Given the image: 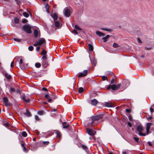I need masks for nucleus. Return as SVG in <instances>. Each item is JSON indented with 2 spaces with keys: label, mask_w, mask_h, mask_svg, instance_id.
Listing matches in <instances>:
<instances>
[{
  "label": "nucleus",
  "mask_w": 154,
  "mask_h": 154,
  "mask_svg": "<svg viewBox=\"0 0 154 154\" xmlns=\"http://www.w3.org/2000/svg\"><path fill=\"white\" fill-rule=\"evenodd\" d=\"M35 119V120L36 121H39L40 120V119L37 115H35L34 116Z\"/></svg>",
  "instance_id": "nucleus-29"
},
{
  "label": "nucleus",
  "mask_w": 154,
  "mask_h": 154,
  "mask_svg": "<svg viewBox=\"0 0 154 154\" xmlns=\"http://www.w3.org/2000/svg\"><path fill=\"white\" fill-rule=\"evenodd\" d=\"M96 34L98 36H105V34L104 33L100 32L99 31H97L96 32Z\"/></svg>",
  "instance_id": "nucleus-16"
},
{
  "label": "nucleus",
  "mask_w": 154,
  "mask_h": 154,
  "mask_svg": "<svg viewBox=\"0 0 154 154\" xmlns=\"http://www.w3.org/2000/svg\"><path fill=\"white\" fill-rule=\"evenodd\" d=\"M84 89L82 87H80L79 89V93H81L83 92Z\"/></svg>",
  "instance_id": "nucleus-36"
},
{
  "label": "nucleus",
  "mask_w": 154,
  "mask_h": 154,
  "mask_svg": "<svg viewBox=\"0 0 154 154\" xmlns=\"http://www.w3.org/2000/svg\"><path fill=\"white\" fill-rule=\"evenodd\" d=\"M5 75L8 79H10L11 78V76L7 73H5Z\"/></svg>",
  "instance_id": "nucleus-24"
},
{
  "label": "nucleus",
  "mask_w": 154,
  "mask_h": 154,
  "mask_svg": "<svg viewBox=\"0 0 154 154\" xmlns=\"http://www.w3.org/2000/svg\"><path fill=\"white\" fill-rule=\"evenodd\" d=\"M40 47L39 46H38L36 48V50L37 51H39L40 49Z\"/></svg>",
  "instance_id": "nucleus-59"
},
{
  "label": "nucleus",
  "mask_w": 154,
  "mask_h": 154,
  "mask_svg": "<svg viewBox=\"0 0 154 154\" xmlns=\"http://www.w3.org/2000/svg\"><path fill=\"white\" fill-rule=\"evenodd\" d=\"M3 101L6 106H10V104L8 103V99L6 97H4L3 98Z\"/></svg>",
  "instance_id": "nucleus-12"
},
{
  "label": "nucleus",
  "mask_w": 154,
  "mask_h": 154,
  "mask_svg": "<svg viewBox=\"0 0 154 154\" xmlns=\"http://www.w3.org/2000/svg\"><path fill=\"white\" fill-rule=\"evenodd\" d=\"M22 29L27 33L29 34L32 32L31 27L29 25H26L24 26L23 27Z\"/></svg>",
  "instance_id": "nucleus-3"
},
{
  "label": "nucleus",
  "mask_w": 154,
  "mask_h": 154,
  "mask_svg": "<svg viewBox=\"0 0 154 154\" xmlns=\"http://www.w3.org/2000/svg\"><path fill=\"white\" fill-rule=\"evenodd\" d=\"M152 124L151 123H148L146 124V130L147 134H148L149 133V131L150 128Z\"/></svg>",
  "instance_id": "nucleus-13"
},
{
  "label": "nucleus",
  "mask_w": 154,
  "mask_h": 154,
  "mask_svg": "<svg viewBox=\"0 0 154 154\" xmlns=\"http://www.w3.org/2000/svg\"><path fill=\"white\" fill-rule=\"evenodd\" d=\"M152 116H149L148 118V119H152Z\"/></svg>",
  "instance_id": "nucleus-63"
},
{
  "label": "nucleus",
  "mask_w": 154,
  "mask_h": 154,
  "mask_svg": "<svg viewBox=\"0 0 154 154\" xmlns=\"http://www.w3.org/2000/svg\"><path fill=\"white\" fill-rule=\"evenodd\" d=\"M88 46L89 50L90 51H93L94 48L92 45L90 44H89L88 45Z\"/></svg>",
  "instance_id": "nucleus-26"
},
{
  "label": "nucleus",
  "mask_w": 154,
  "mask_h": 154,
  "mask_svg": "<svg viewBox=\"0 0 154 154\" xmlns=\"http://www.w3.org/2000/svg\"><path fill=\"white\" fill-rule=\"evenodd\" d=\"M105 106L106 107H112V105L111 103L106 102L105 104Z\"/></svg>",
  "instance_id": "nucleus-17"
},
{
  "label": "nucleus",
  "mask_w": 154,
  "mask_h": 154,
  "mask_svg": "<svg viewBox=\"0 0 154 154\" xmlns=\"http://www.w3.org/2000/svg\"><path fill=\"white\" fill-rule=\"evenodd\" d=\"M15 91L14 88H11L9 90V92L11 93H12Z\"/></svg>",
  "instance_id": "nucleus-31"
},
{
  "label": "nucleus",
  "mask_w": 154,
  "mask_h": 154,
  "mask_svg": "<svg viewBox=\"0 0 154 154\" xmlns=\"http://www.w3.org/2000/svg\"><path fill=\"white\" fill-rule=\"evenodd\" d=\"M42 143L44 145H48L49 143V142L48 141H43Z\"/></svg>",
  "instance_id": "nucleus-41"
},
{
  "label": "nucleus",
  "mask_w": 154,
  "mask_h": 154,
  "mask_svg": "<svg viewBox=\"0 0 154 154\" xmlns=\"http://www.w3.org/2000/svg\"><path fill=\"white\" fill-rule=\"evenodd\" d=\"M39 34V32L37 30L35 29L34 31V34L35 36L37 38Z\"/></svg>",
  "instance_id": "nucleus-22"
},
{
  "label": "nucleus",
  "mask_w": 154,
  "mask_h": 154,
  "mask_svg": "<svg viewBox=\"0 0 154 154\" xmlns=\"http://www.w3.org/2000/svg\"><path fill=\"white\" fill-rule=\"evenodd\" d=\"M128 126L130 127H132V125H131V124L130 123V122H128Z\"/></svg>",
  "instance_id": "nucleus-56"
},
{
  "label": "nucleus",
  "mask_w": 154,
  "mask_h": 154,
  "mask_svg": "<svg viewBox=\"0 0 154 154\" xmlns=\"http://www.w3.org/2000/svg\"><path fill=\"white\" fill-rule=\"evenodd\" d=\"M23 151L25 152H27V151L26 150V148L25 147V146H23Z\"/></svg>",
  "instance_id": "nucleus-52"
},
{
  "label": "nucleus",
  "mask_w": 154,
  "mask_h": 154,
  "mask_svg": "<svg viewBox=\"0 0 154 154\" xmlns=\"http://www.w3.org/2000/svg\"><path fill=\"white\" fill-rule=\"evenodd\" d=\"M102 115H97L91 117V122L85 121L84 122L85 125L87 127H90L96 125L98 123V121L102 118Z\"/></svg>",
  "instance_id": "nucleus-1"
},
{
  "label": "nucleus",
  "mask_w": 154,
  "mask_h": 154,
  "mask_svg": "<svg viewBox=\"0 0 154 154\" xmlns=\"http://www.w3.org/2000/svg\"><path fill=\"white\" fill-rule=\"evenodd\" d=\"M113 46L114 48H116L119 47V45L118 44L114 43L113 45Z\"/></svg>",
  "instance_id": "nucleus-39"
},
{
  "label": "nucleus",
  "mask_w": 154,
  "mask_h": 154,
  "mask_svg": "<svg viewBox=\"0 0 154 154\" xmlns=\"http://www.w3.org/2000/svg\"><path fill=\"white\" fill-rule=\"evenodd\" d=\"M148 144H149V145L150 146H152V144H151V143H150V142H148Z\"/></svg>",
  "instance_id": "nucleus-64"
},
{
  "label": "nucleus",
  "mask_w": 154,
  "mask_h": 154,
  "mask_svg": "<svg viewBox=\"0 0 154 154\" xmlns=\"http://www.w3.org/2000/svg\"><path fill=\"white\" fill-rule=\"evenodd\" d=\"M120 84H118L117 85L115 84L110 85L107 86V88L108 90L111 88L113 91H116L120 87Z\"/></svg>",
  "instance_id": "nucleus-2"
},
{
  "label": "nucleus",
  "mask_w": 154,
  "mask_h": 154,
  "mask_svg": "<svg viewBox=\"0 0 154 154\" xmlns=\"http://www.w3.org/2000/svg\"><path fill=\"white\" fill-rule=\"evenodd\" d=\"M14 41L18 42H20L21 41V39H20L17 38H14Z\"/></svg>",
  "instance_id": "nucleus-44"
},
{
  "label": "nucleus",
  "mask_w": 154,
  "mask_h": 154,
  "mask_svg": "<svg viewBox=\"0 0 154 154\" xmlns=\"http://www.w3.org/2000/svg\"><path fill=\"white\" fill-rule=\"evenodd\" d=\"M21 97L23 100L25 102L28 103L29 102L30 99L28 97L26 96L25 94H23Z\"/></svg>",
  "instance_id": "nucleus-7"
},
{
  "label": "nucleus",
  "mask_w": 154,
  "mask_h": 154,
  "mask_svg": "<svg viewBox=\"0 0 154 154\" xmlns=\"http://www.w3.org/2000/svg\"><path fill=\"white\" fill-rule=\"evenodd\" d=\"M126 111L128 113H130L131 112V110L130 109H126Z\"/></svg>",
  "instance_id": "nucleus-55"
},
{
  "label": "nucleus",
  "mask_w": 154,
  "mask_h": 154,
  "mask_svg": "<svg viewBox=\"0 0 154 154\" xmlns=\"http://www.w3.org/2000/svg\"><path fill=\"white\" fill-rule=\"evenodd\" d=\"M107 77L105 76H102V80L103 81L105 80H106L107 79Z\"/></svg>",
  "instance_id": "nucleus-48"
},
{
  "label": "nucleus",
  "mask_w": 154,
  "mask_h": 154,
  "mask_svg": "<svg viewBox=\"0 0 154 154\" xmlns=\"http://www.w3.org/2000/svg\"><path fill=\"white\" fill-rule=\"evenodd\" d=\"M33 48V47L32 46H30L29 47L28 49L30 51H32Z\"/></svg>",
  "instance_id": "nucleus-45"
},
{
  "label": "nucleus",
  "mask_w": 154,
  "mask_h": 154,
  "mask_svg": "<svg viewBox=\"0 0 154 154\" xmlns=\"http://www.w3.org/2000/svg\"><path fill=\"white\" fill-rule=\"evenodd\" d=\"M111 84H114L116 83V81L114 79H112L110 81Z\"/></svg>",
  "instance_id": "nucleus-32"
},
{
  "label": "nucleus",
  "mask_w": 154,
  "mask_h": 154,
  "mask_svg": "<svg viewBox=\"0 0 154 154\" xmlns=\"http://www.w3.org/2000/svg\"><path fill=\"white\" fill-rule=\"evenodd\" d=\"M23 16L26 17H28L29 16V14L26 12H23Z\"/></svg>",
  "instance_id": "nucleus-30"
},
{
  "label": "nucleus",
  "mask_w": 154,
  "mask_h": 154,
  "mask_svg": "<svg viewBox=\"0 0 154 154\" xmlns=\"http://www.w3.org/2000/svg\"><path fill=\"white\" fill-rule=\"evenodd\" d=\"M101 29L103 30L107 31H108L109 32H111L112 31V30L111 29H107V28H101Z\"/></svg>",
  "instance_id": "nucleus-34"
},
{
  "label": "nucleus",
  "mask_w": 154,
  "mask_h": 154,
  "mask_svg": "<svg viewBox=\"0 0 154 154\" xmlns=\"http://www.w3.org/2000/svg\"><path fill=\"white\" fill-rule=\"evenodd\" d=\"M134 139L135 141L138 143L139 142V138L138 137H134Z\"/></svg>",
  "instance_id": "nucleus-43"
},
{
  "label": "nucleus",
  "mask_w": 154,
  "mask_h": 154,
  "mask_svg": "<svg viewBox=\"0 0 154 154\" xmlns=\"http://www.w3.org/2000/svg\"><path fill=\"white\" fill-rule=\"evenodd\" d=\"M38 42V43L39 45H42L45 43V44L46 41L45 39L44 38H41L40 39Z\"/></svg>",
  "instance_id": "nucleus-8"
},
{
  "label": "nucleus",
  "mask_w": 154,
  "mask_h": 154,
  "mask_svg": "<svg viewBox=\"0 0 154 154\" xmlns=\"http://www.w3.org/2000/svg\"><path fill=\"white\" fill-rule=\"evenodd\" d=\"M90 60L91 61V62L93 64V66H94L97 63L96 61L94 58H93L92 59L90 58Z\"/></svg>",
  "instance_id": "nucleus-14"
},
{
  "label": "nucleus",
  "mask_w": 154,
  "mask_h": 154,
  "mask_svg": "<svg viewBox=\"0 0 154 154\" xmlns=\"http://www.w3.org/2000/svg\"><path fill=\"white\" fill-rule=\"evenodd\" d=\"M75 29H76L77 30H81V28L79 27V26L78 25H75Z\"/></svg>",
  "instance_id": "nucleus-38"
},
{
  "label": "nucleus",
  "mask_w": 154,
  "mask_h": 154,
  "mask_svg": "<svg viewBox=\"0 0 154 154\" xmlns=\"http://www.w3.org/2000/svg\"><path fill=\"white\" fill-rule=\"evenodd\" d=\"M138 134L142 136H145L146 134H147V133H142L141 132H139V133H138Z\"/></svg>",
  "instance_id": "nucleus-40"
},
{
  "label": "nucleus",
  "mask_w": 154,
  "mask_h": 154,
  "mask_svg": "<svg viewBox=\"0 0 154 154\" xmlns=\"http://www.w3.org/2000/svg\"><path fill=\"white\" fill-rule=\"evenodd\" d=\"M52 98H48V101L49 102H51L52 100Z\"/></svg>",
  "instance_id": "nucleus-57"
},
{
  "label": "nucleus",
  "mask_w": 154,
  "mask_h": 154,
  "mask_svg": "<svg viewBox=\"0 0 154 154\" xmlns=\"http://www.w3.org/2000/svg\"><path fill=\"white\" fill-rule=\"evenodd\" d=\"M14 63V62H13V61H12V62L11 63V68H12V67H13V66H14V65H13Z\"/></svg>",
  "instance_id": "nucleus-58"
},
{
  "label": "nucleus",
  "mask_w": 154,
  "mask_h": 154,
  "mask_svg": "<svg viewBox=\"0 0 154 154\" xmlns=\"http://www.w3.org/2000/svg\"><path fill=\"white\" fill-rule=\"evenodd\" d=\"M122 153L123 154H127V153L126 151H123Z\"/></svg>",
  "instance_id": "nucleus-62"
},
{
  "label": "nucleus",
  "mask_w": 154,
  "mask_h": 154,
  "mask_svg": "<svg viewBox=\"0 0 154 154\" xmlns=\"http://www.w3.org/2000/svg\"><path fill=\"white\" fill-rule=\"evenodd\" d=\"M51 116L52 117H55L56 116V115L54 113H52L51 115Z\"/></svg>",
  "instance_id": "nucleus-60"
},
{
  "label": "nucleus",
  "mask_w": 154,
  "mask_h": 154,
  "mask_svg": "<svg viewBox=\"0 0 154 154\" xmlns=\"http://www.w3.org/2000/svg\"><path fill=\"white\" fill-rule=\"evenodd\" d=\"M22 135L23 136L25 137H26L27 134L26 132L23 131L22 132Z\"/></svg>",
  "instance_id": "nucleus-37"
},
{
  "label": "nucleus",
  "mask_w": 154,
  "mask_h": 154,
  "mask_svg": "<svg viewBox=\"0 0 154 154\" xmlns=\"http://www.w3.org/2000/svg\"><path fill=\"white\" fill-rule=\"evenodd\" d=\"M87 131L88 134L91 136H94L96 133L95 131L92 130L89 128L87 129Z\"/></svg>",
  "instance_id": "nucleus-4"
},
{
  "label": "nucleus",
  "mask_w": 154,
  "mask_h": 154,
  "mask_svg": "<svg viewBox=\"0 0 154 154\" xmlns=\"http://www.w3.org/2000/svg\"><path fill=\"white\" fill-rule=\"evenodd\" d=\"M47 53L46 51L44 49H43V51L41 53L42 55H45Z\"/></svg>",
  "instance_id": "nucleus-42"
},
{
  "label": "nucleus",
  "mask_w": 154,
  "mask_h": 154,
  "mask_svg": "<svg viewBox=\"0 0 154 154\" xmlns=\"http://www.w3.org/2000/svg\"><path fill=\"white\" fill-rule=\"evenodd\" d=\"M72 33L74 34L75 35H77L78 34V32L77 31L75 30H74L73 31H72Z\"/></svg>",
  "instance_id": "nucleus-47"
},
{
  "label": "nucleus",
  "mask_w": 154,
  "mask_h": 154,
  "mask_svg": "<svg viewBox=\"0 0 154 154\" xmlns=\"http://www.w3.org/2000/svg\"><path fill=\"white\" fill-rule=\"evenodd\" d=\"M109 37L110 36L109 35H107L105 37L103 38L102 39L103 40V42H105L108 41Z\"/></svg>",
  "instance_id": "nucleus-15"
},
{
  "label": "nucleus",
  "mask_w": 154,
  "mask_h": 154,
  "mask_svg": "<svg viewBox=\"0 0 154 154\" xmlns=\"http://www.w3.org/2000/svg\"><path fill=\"white\" fill-rule=\"evenodd\" d=\"M35 66L37 68H39L41 66V64L38 63H36L35 64Z\"/></svg>",
  "instance_id": "nucleus-33"
},
{
  "label": "nucleus",
  "mask_w": 154,
  "mask_h": 154,
  "mask_svg": "<svg viewBox=\"0 0 154 154\" xmlns=\"http://www.w3.org/2000/svg\"><path fill=\"white\" fill-rule=\"evenodd\" d=\"M82 147L84 150H85L86 151H87L88 149L87 147L86 146L84 145H82Z\"/></svg>",
  "instance_id": "nucleus-27"
},
{
  "label": "nucleus",
  "mask_w": 154,
  "mask_h": 154,
  "mask_svg": "<svg viewBox=\"0 0 154 154\" xmlns=\"http://www.w3.org/2000/svg\"><path fill=\"white\" fill-rule=\"evenodd\" d=\"M88 74V70H84L83 72L79 73L78 77L79 78L85 76Z\"/></svg>",
  "instance_id": "nucleus-5"
},
{
  "label": "nucleus",
  "mask_w": 154,
  "mask_h": 154,
  "mask_svg": "<svg viewBox=\"0 0 154 154\" xmlns=\"http://www.w3.org/2000/svg\"><path fill=\"white\" fill-rule=\"evenodd\" d=\"M91 102L92 105H95L98 102L96 99H94L91 101Z\"/></svg>",
  "instance_id": "nucleus-20"
},
{
  "label": "nucleus",
  "mask_w": 154,
  "mask_h": 154,
  "mask_svg": "<svg viewBox=\"0 0 154 154\" xmlns=\"http://www.w3.org/2000/svg\"><path fill=\"white\" fill-rule=\"evenodd\" d=\"M63 128H67L69 127V125L67 124L66 122H63Z\"/></svg>",
  "instance_id": "nucleus-18"
},
{
  "label": "nucleus",
  "mask_w": 154,
  "mask_h": 154,
  "mask_svg": "<svg viewBox=\"0 0 154 154\" xmlns=\"http://www.w3.org/2000/svg\"><path fill=\"white\" fill-rule=\"evenodd\" d=\"M144 128L140 125H137V130L139 132L142 131L144 130Z\"/></svg>",
  "instance_id": "nucleus-11"
},
{
  "label": "nucleus",
  "mask_w": 154,
  "mask_h": 154,
  "mask_svg": "<svg viewBox=\"0 0 154 154\" xmlns=\"http://www.w3.org/2000/svg\"><path fill=\"white\" fill-rule=\"evenodd\" d=\"M54 24L55 26L56 27L57 29H59L61 28L62 25H60V22L57 21H54Z\"/></svg>",
  "instance_id": "nucleus-9"
},
{
  "label": "nucleus",
  "mask_w": 154,
  "mask_h": 154,
  "mask_svg": "<svg viewBox=\"0 0 154 154\" xmlns=\"http://www.w3.org/2000/svg\"><path fill=\"white\" fill-rule=\"evenodd\" d=\"M19 20L18 18L16 17L14 19V22L16 23H18L19 22Z\"/></svg>",
  "instance_id": "nucleus-35"
},
{
  "label": "nucleus",
  "mask_w": 154,
  "mask_h": 154,
  "mask_svg": "<svg viewBox=\"0 0 154 154\" xmlns=\"http://www.w3.org/2000/svg\"><path fill=\"white\" fill-rule=\"evenodd\" d=\"M42 63L44 66L46 67L48 65V62L46 60H43Z\"/></svg>",
  "instance_id": "nucleus-23"
},
{
  "label": "nucleus",
  "mask_w": 154,
  "mask_h": 154,
  "mask_svg": "<svg viewBox=\"0 0 154 154\" xmlns=\"http://www.w3.org/2000/svg\"><path fill=\"white\" fill-rule=\"evenodd\" d=\"M42 90L45 91H48L47 89L45 88H42Z\"/></svg>",
  "instance_id": "nucleus-61"
},
{
  "label": "nucleus",
  "mask_w": 154,
  "mask_h": 154,
  "mask_svg": "<svg viewBox=\"0 0 154 154\" xmlns=\"http://www.w3.org/2000/svg\"><path fill=\"white\" fill-rule=\"evenodd\" d=\"M38 41H37V42H35V43L34 44V45H33L34 46H37V45H39V44H38Z\"/></svg>",
  "instance_id": "nucleus-50"
},
{
  "label": "nucleus",
  "mask_w": 154,
  "mask_h": 154,
  "mask_svg": "<svg viewBox=\"0 0 154 154\" xmlns=\"http://www.w3.org/2000/svg\"><path fill=\"white\" fill-rule=\"evenodd\" d=\"M64 14L65 16L66 17H69L70 15V11L69 9L65 8L64 9Z\"/></svg>",
  "instance_id": "nucleus-6"
},
{
  "label": "nucleus",
  "mask_w": 154,
  "mask_h": 154,
  "mask_svg": "<svg viewBox=\"0 0 154 154\" xmlns=\"http://www.w3.org/2000/svg\"><path fill=\"white\" fill-rule=\"evenodd\" d=\"M37 113L40 115L42 116L44 114V112L42 110H39L38 111Z\"/></svg>",
  "instance_id": "nucleus-25"
},
{
  "label": "nucleus",
  "mask_w": 154,
  "mask_h": 154,
  "mask_svg": "<svg viewBox=\"0 0 154 154\" xmlns=\"http://www.w3.org/2000/svg\"><path fill=\"white\" fill-rule=\"evenodd\" d=\"M53 95H49L48 94H46L45 96V97L46 98H52Z\"/></svg>",
  "instance_id": "nucleus-28"
},
{
  "label": "nucleus",
  "mask_w": 154,
  "mask_h": 154,
  "mask_svg": "<svg viewBox=\"0 0 154 154\" xmlns=\"http://www.w3.org/2000/svg\"><path fill=\"white\" fill-rule=\"evenodd\" d=\"M27 21V20H26V19H23L22 22V23H26V22Z\"/></svg>",
  "instance_id": "nucleus-54"
},
{
  "label": "nucleus",
  "mask_w": 154,
  "mask_h": 154,
  "mask_svg": "<svg viewBox=\"0 0 154 154\" xmlns=\"http://www.w3.org/2000/svg\"><path fill=\"white\" fill-rule=\"evenodd\" d=\"M149 109L151 114H152L153 112H154V109H153L151 107Z\"/></svg>",
  "instance_id": "nucleus-46"
},
{
  "label": "nucleus",
  "mask_w": 154,
  "mask_h": 154,
  "mask_svg": "<svg viewBox=\"0 0 154 154\" xmlns=\"http://www.w3.org/2000/svg\"><path fill=\"white\" fill-rule=\"evenodd\" d=\"M22 63H23L22 59H20V63H19L20 66H21V65H22Z\"/></svg>",
  "instance_id": "nucleus-49"
},
{
  "label": "nucleus",
  "mask_w": 154,
  "mask_h": 154,
  "mask_svg": "<svg viewBox=\"0 0 154 154\" xmlns=\"http://www.w3.org/2000/svg\"><path fill=\"white\" fill-rule=\"evenodd\" d=\"M42 58H43L44 59V60H46L47 59V58L46 56L45 55L43 56V57H42Z\"/></svg>",
  "instance_id": "nucleus-51"
},
{
  "label": "nucleus",
  "mask_w": 154,
  "mask_h": 154,
  "mask_svg": "<svg viewBox=\"0 0 154 154\" xmlns=\"http://www.w3.org/2000/svg\"><path fill=\"white\" fill-rule=\"evenodd\" d=\"M137 41L138 43H141V41L139 38H138L137 39Z\"/></svg>",
  "instance_id": "nucleus-53"
},
{
  "label": "nucleus",
  "mask_w": 154,
  "mask_h": 154,
  "mask_svg": "<svg viewBox=\"0 0 154 154\" xmlns=\"http://www.w3.org/2000/svg\"><path fill=\"white\" fill-rule=\"evenodd\" d=\"M51 16L55 20H56L57 19V16L56 13H54L51 14Z\"/></svg>",
  "instance_id": "nucleus-19"
},
{
  "label": "nucleus",
  "mask_w": 154,
  "mask_h": 154,
  "mask_svg": "<svg viewBox=\"0 0 154 154\" xmlns=\"http://www.w3.org/2000/svg\"><path fill=\"white\" fill-rule=\"evenodd\" d=\"M45 9H46V12L48 13H49V9L50 8L49 5L48 4H46L45 5Z\"/></svg>",
  "instance_id": "nucleus-21"
},
{
  "label": "nucleus",
  "mask_w": 154,
  "mask_h": 154,
  "mask_svg": "<svg viewBox=\"0 0 154 154\" xmlns=\"http://www.w3.org/2000/svg\"><path fill=\"white\" fill-rule=\"evenodd\" d=\"M26 112L23 113V114L27 117H30L32 115L30 112L27 109H26Z\"/></svg>",
  "instance_id": "nucleus-10"
}]
</instances>
